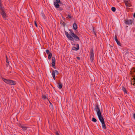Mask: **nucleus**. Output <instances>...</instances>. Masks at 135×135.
<instances>
[{"mask_svg":"<svg viewBox=\"0 0 135 135\" xmlns=\"http://www.w3.org/2000/svg\"><path fill=\"white\" fill-rule=\"evenodd\" d=\"M133 16L135 18V13H134Z\"/></svg>","mask_w":135,"mask_h":135,"instance_id":"36","label":"nucleus"},{"mask_svg":"<svg viewBox=\"0 0 135 135\" xmlns=\"http://www.w3.org/2000/svg\"><path fill=\"white\" fill-rule=\"evenodd\" d=\"M133 117L135 119V114H133Z\"/></svg>","mask_w":135,"mask_h":135,"instance_id":"32","label":"nucleus"},{"mask_svg":"<svg viewBox=\"0 0 135 135\" xmlns=\"http://www.w3.org/2000/svg\"><path fill=\"white\" fill-rule=\"evenodd\" d=\"M4 8L3 6H2V4H0V9L1 11L4 10Z\"/></svg>","mask_w":135,"mask_h":135,"instance_id":"17","label":"nucleus"},{"mask_svg":"<svg viewBox=\"0 0 135 135\" xmlns=\"http://www.w3.org/2000/svg\"><path fill=\"white\" fill-rule=\"evenodd\" d=\"M56 135H59V133H58L57 132H56Z\"/></svg>","mask_w":135,"mask_h":135,"instance_id":"33","label":"nucleus"},{"mask_svg":"<svg viewBox=\"0 0 135 135\" xmlns=\"http://www.w3.org/2000/svg\"><path fill=\"white\" fill-rule=\"evenodd\" d=\"M126 6L127 7H130L131 6V4L130 1L124 2Z\"/></svg>","mask_w":135,"mask_h":135,"instance_id":"10","label":"nucleus"},{"mask_svg":"<svg viewBox=\"0 0 135 135\" xmlns=\"http://www.w3.org/2000/svg\"><path fill=\"white\" fill-rule=\"evenodd\" d=\"M122 89L124 91V93H125L126 94H127V91L126 89L124 87H123Z\"/></svg>","mask_w":135,"mask_h":135,"instance_id":"18","label":"nucleus"},{"mask_svg":"<svg viewBox=\"0 0 135 135\" xmlns=\"http://www.w3.org/2000/svg\"><path fill=\"white\" fill-rule=\"evenodd\" d=\"M46 53L47 54H49V50H46Z\"/></svg>","mask_w":135,"mask_h":135,"instance_id":"26","label":"nucleus"},{"mask_svg":"<svg viewBox=\"0 0 135 135\" xmlns=\"http://www.w3.org/2000/svg\"><path fill=\"white\" fill-rule=\"evenodd\" d=\"M133 80L135 82V78H133Z\"/></svg>","mask_w":135,"mask_h":135,"instance_id":"38","label":"nucleus"},{"mask_svg":"<svg viewBox=\"0 0 135 135\" xmlns=\"http://www.w3.org/2000/svg\"><path fill=\"white\" fill-rule=\"evenodd\" d=\"M6 62H8V60L7 59V56H6Z\"/></svg>","mask_w":135,"mask_h":135,"instance_id":"34","label":"nucleus"},{"mask_svg":"<svg viewBox=\"0 0 135 135\" xmlns=\"http://www.w3.org/2000/svg\"><path fill=\"white\" fill-rule=\"evenodd\" d=\"M92 121L93 122H95L97 121V120L94 118H93L92 119Z\"/></svg>","mask_w":135,"mask_h":135,"instance_id":"21","label":"nucleus"},{"mask_svg":"<svg viewBox=\"0 0 135 135\" xmlns=\"http://www.w3.org/2000/svg\"><path fill=\"white\" fill-rule=\"evenodd\" d=\"M1 12L2 16L3 18H5L6 17V13L5 12L4 10L1 11Z\"/></svg>","mask_w":135,"mask_h":135,"instance_id":"8","label":"nucleus"},{"mask_svg":"<svg viewBox=\"0 0 135 135\" xmlns=\"http://www.w3.org/2000/svg\"><path fill=\"white\" fill-rule=\"evenodd\" d=\"M50 106L51 107V108H52V104H51V105H50Z\"/></svg>","mask_w":135,"mask_h":135,"instance_id":"37","label":"nucleus"},{"mask_svg":"<svg viewBox=\"0 0 135 135\" xmlns=\"http://www.w3.org/2000/svg\"><path fill=\"white\" fill-rule=\"evenodd\" d=\"M131 54V53L130 52H126L124 54V56L126 57H128V56Z\"/></svg>","mask_w":135,"mask_h":135,"instance_id":"11","label":"nucleus"},{"mask_svg":"<svg viewBox=\"0 0 135 135\" xmlns=\"http://www.w3.org/2000/svg\"><path fill=\"white\" fill-rule=\"evenodd\" d=\"M20 127L22 128L23 130H26L27 129V127L22 125H21Z\"/></svg>","mask_w":135,"mask_h":135,"instance_id":"14","label":"nucleus"},{"mask_svg":"<svg viewBox=\"0 0 135 135\" xmlns=\"http://www.w3.org/2000/svg\"><path fill=\"white\" fill-rule=\"evenodd\" d=\"M132 22L131 20L126 19L125 20L124 23L126 25H129L132 24Z\"/></svg>","mask_w":135,"mask_h":135,"instance_id":"5","label":"nucleus"},{"mask_svg":"<svg viewBox=\"0 0 135 135\" xmlns=\"http://www.w3.org/2000/svg\"><path fill=\"white\" fill-rule=\"evenodd\" d=\"M35 25L36 26V27H37V24L36 22L35 21Z\"/></svg>","mask_w":135,"mask_h":135,"instance_id":"30","label":"nucleus"},{"mask_svg":"<svg viewBox=\"0 0 135 135\" xmlns=\"http://www.w3.org/2000/svg\"><path fill=\"white\" fill-rule=\"evenodd\" d=\"M73 28L75 30H76L77 28V26L76 23H74L73 24Z\"/></svg>","mask_w":135,"mask_h":135,"instance_id":"13","label":"nucleus"},{"mask_svg":"<svg viewBox=\"0 0 135 135\" xmlns=\"http://www.w3.org/2000/svg\"><path fill=\"white\" fill-rule=\"evenodd\" d=\"M102 124V127L103 129H105L106 128V126L104 122V121L102 116L98 118Z\"/></svg>","mask_w":135,"mask_h":135,"instance_id":"4","label":"nucleus"},{"mask_svg":"<svg viewBox=\"0 0 135 135\" xmlns=\"http://www.w3.org/2000/svg\"><path fill=\"white\" fill-rule=\"evenodd\" d=\"M52 72H54L55 74V73L57 75L58 74V72L56 70H55L54 71H53Z\"/></svg>","mask_w":135,"mask_h":135,"instance_id":"22","label":"nucleus"},{"mask_svg":"<svg viewBox=\"0 0 135 135\" xmlns=\"http://www.w3.org/2000/svg\"><path fill=\"white\" fill-rule=\"evenodd\" d=\"M90 59L91 61H92L94 60V54L93 53V50L91 51L90 54Z\"/></svg>","mask_w":135,"mask_h":135,"instance_id":"6","label":"nucleus"},{"mask_svg":"<svg viewBox=\"0 0 135 135\" xmlns=\"http://www.w3.org/2000/svg\"><path fill=\"white\" fill-rule=\"evenodd\" d=\"M52 56V54L51 53H50L49 54V55L48 56V58L49 59H50L51 57Z\"/></svg>","mask_w":135,"mask_h":135,"instance_id":"20","label":"nucleus"},{"mask_svg":"<svg viewBox=\"0 0 135 135\" xmlns=\"http://www.w3.org/2000/svg\"><path fill=\"white\" fill-rule=\"evenodd\" d=\"M115 39L116 42L118 41L117 39V36H115Z\"/></svg>","mask_w":135,"mask_h":135,"instance_id":"25","label":"nucleus"},{"mask_svg":"<svg viewBox=\"0 0 135 135\" xmlns=\"http://www.w3.org/2000/svg\"><path fill=\"white\" fill-rule=\"evenodd\" d=\"M124 2L130 1L129 0H124Z\"/></svg>","mask_w":135,"mask_h":135,"instance_id":"31","label":"nucleus"},{"mask_svg":"<svg viewBox=\"0 0 135 135\" xmlns=\"http://www.w3.org/2000/svg\"><path fill=\"white\" fill-rule=\"evenodd\" d=\"M58 88L60 89H61L62 87V85L60 83H58Z\"/></svg>","mask_w":135,"mask_h":135,"instance_id":"16","label":"nucleus"},{"mask_svg":"<svg viewBox=\"0 0 135 135\" xmlns=\"http://www.w3.org/2000/svg\"><path fill=\"white\" fill-rule=\"evenodd\" d=\"M112 10L113 12H115L116 10L115 8L114 7H112L111 9Z\"/></svg>","mask_w":135,"mask_h":135,"instance_id":"19","label":"nucleus"},{"mask_svg":"<svg viewBox=\"0 0 135 135\" xmlns=\"http://www.w3.org/2000/svg\"><path fill=\"white\" fill-rule=\"evenodd\" d=\"M116 42L117 43V44H118V45L119 46H121V45H120V43L118 41H116Z\"/></svg>","mask_w":135,"mask_h":135,"instance_id":"24","label":"nucleus"},{"mask_svg":"<svg viewBox=\"0 0 135 135\" xmlns=\"http://www.w3.org/2000/svg\"><path fill=\"white\" fill-rule=\"evenodd\" d=\"M76 58H77V59L78 60H79L80 59V58L78 57H76Z\"/></svg>","mask_w":135,"mask_h":135,"instance_id":"35","label":"nucleus"},{"mask_svg":"<svg viewBox=\"0 0 135 135\" xmlns=\"http://www.w3.org/2000/svg\"><path fill=\"white\" fill-rule=\"evenodd\" d=\"M52 66L54 67L55 66V57H52Z\"/></svg>","mask_w":135,"mask_h":135,"instance_id":"9","label":"nucleus"},{"mask_svg":"<svg viewBox=\"0 0 135 135\" xmlns=\"http://www.w3.org/2000/svg\"><path fill=\"white\" fill-rule=\"evenodd\" d=\"M57 2L59 3L60 2V0H56V2Z\"/></svg>","mask_w":135,"mask_h":135,"instance_id":"29","label":"nucleus"},{"mask_svg":"<svg viewBox=\"0 0 135 135\" xmlns=\"http://www.w3.org/2000/svg\"><path fill=\"white\" fill-rule=\"evenodd\" d=\"M67 17L68 18H70V19L71 18V16H70V15H68V16Z\"/></svg>","mask_w":135,"mask_h":135,"instance_id":"27","label":"nucleus"},{"mask_svg":"<svg viewBox=\"0 0 135 135\" xmlns=\"http://www.w3.org/2000/svg\"><path fill=\"white\" fill-rule=\"evenodd\" d=\"M52 77H53V79L54 80H55V74L54 73V72H52Z\"/></svg>","mask_w":135,"mask_h":135,"instance_id":"23","label":"nucleus"},{"mask_svg":"<svg viewBox=\"0 0 135 135\" xmlns=\"http://www.w3.org/2000/svg\"><path fill=\"white\" fill-rule=\"evenodd\" d=\"M2 79L5 83L7 84L12 85H15L16 84V82L13 81L6 79L3 78H2Z\"/></svg>","mask_w":135,"mask_h":135,"instance_id":"2","label":"nucleus"},{"mask_svg":"<svg viewBox=\"0 0 135 135\" xmlns=\"http://www.w3.org/2000/svg\"><path fill=\"white\" fill-rule=\"evenodd\" d=\"M69 30L70 31V34H69L67 32L65 31V35L69 40L74 41V39L73 38V37L76 41H79V37L74 33L73 31L70 30Z\"/></svg>","mask_w":135,"mask_h":135,"instance_id":"1","label":"nucleus"},{"mask_svg":"<svg viewBox=\"0 0 135 135\" xmlns=\"http://www.w3.org/2000/svg\"><path fill=\"white\" fill-rule=\"evenodd\" d=\"M42 98L44 100H48L47 98L45 95H42Z\"/></svg>","mask_w":135,"mask_h":135,"instance_id":"15","label":"nucleus"},{"mask_svg":"<svg viewBox=\"0 0 135 135\" xmlns=\"http://www.w3.org/2000/svg\"><path fill=\"white\" fill-rule=\"evenodd\" d=\"M9 62H6V66H8L9 65Z\"/></svg>","mask_w":135,"mask_h":135,"instance_id":"28","label":"nucleus"},{"mask_svg":"<svg viewBox=\"0 0 135 135\" xmlns=\"http://www.w3.org/2000/svg\"><path fill=\"white\" fill-rule=\"evenodd\" d=\"M1 4V0H0V4Z\"/></svg>","mask_w":135,"mask_h":135,"instance_id":"39","label":"nucleus"},{"mask_svg":"<svg viewBox=\"0 0 135 135\" xmlns=\"http://www.w3.org/2000/svg\"><path fill=\"white\" fill-rule=\"evenodd\" d=\"M79 49V46L78 44H76V47H73L72 48V50H74L77 51Z\"/></svg>","mask_w":135,"mask_h":135,"instance_id":"7","label":"nucleus"},{"mask_svg":"<svg viewBox=\"0 0 135 135\" xmlns=\"http://www.w3.org/2000/svg\"><path fill=\"white\" fill-rule=\"evenodd\" d=\"M58 3H59L57 2H54V5L56 8H58L59 7V6Z\"/></svg>","mask_w":135,"mask_h":135,"instance_id":"12","label":"nucleus"},{"mask_svg":"<svg viewBox=\"0 0 135 135\" xmlns=\"http://www.w3.org/2000/svg\"><path fill=\"white\" fill-rule=\"evenodd\" d=\"M95 110L97 112V115L98 118L102 117L101 115V112L100 111V110L99 108L98 105H96L95 106Z\"/></svg>","mask_w":135,"mask_h":135,"instance_id":"3","label":"nucleus"}]
</instances>
